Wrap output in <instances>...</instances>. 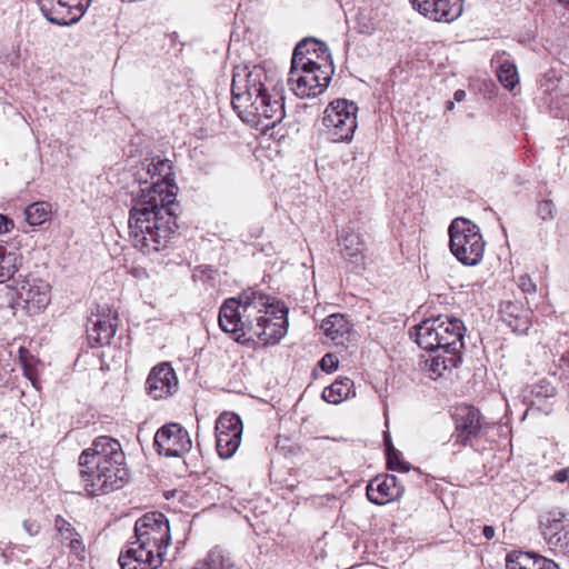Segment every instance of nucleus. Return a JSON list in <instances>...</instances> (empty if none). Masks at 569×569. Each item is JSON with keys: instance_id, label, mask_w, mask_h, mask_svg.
I'll return each instance as SVG.
<instances>
[{"instance_id": "1", "label": "nucleus", "mask_w": 569, "mask_h": 569, "mask_svg": "<svg viewBox=\"0 0 569 569\" xmlns=\"http://www.w3.org/2000/svg\"><path fill=\"white\" fill-rule=\"evenodd\" d=\"M171 174V161L160 157L146 159L136 173L140 183L158 178L140 190L129 211V241L144 254L166 249L178 229L176 194L168 181Z\"/></svg>"}, {"instance_id": "2", "label": "nucleus", "mask_w": 569, "mask_h": 569, "mask_svg": "<svg viewBox=\"0 0 569 569\" xmlns=\"http://www.w3.org/2000/svg\"><path fill=\"white\" fill-rule=\"evenodd\" d=\"M288 311L283 302L248 288L222 302L218 322L220 329L238 343L256 339L263 345L276 343L287 333Z\"/></svg>"}, {"instance_id": "3", "label": "nucleus", "mask_w": 569, "mask_h": 569, "mask_svg": "<svg viewBox=\"0 0 569 569\" xmlns=\"http://www.w3.org/2000/svg\"><path fill=\"white\" fill-rule=\"evenodd\" d=\"M274 87L273 78L262 66L244 67L233 72L231 103L242 121L269 129L283 119V98L270 93Z\"/></svg>"}, {"instance_id": "4", "label": "nucleus", "mask_w": 569, "mask_h": 569, "mask_svg": "<svg viewBox=\"0 0 569 569\" xmlns=\"http://www.w3.org/2000/svg\"><path fill=\"white\" fill-rule=\"evenodd\" d=\"M124 460L117 439L97 437L79 456V483L72 492L97 497L122 488L129 476Z\"/></svg>"}, {"instance_id": "5", "label": "nucleus", "mask_w": 569, "mask_h": 569, "mask_svg": "<svg viewBox=\"0 0 569 569\" xmlns=\"http://www.w3.org/2000/svg\"><path fill=\"white\" fill-rule=\"evenodd\" d=\"M450 251L466 266L478 264L485 252L479 227L465 218L455 219L449 227Z\"/></svg>"}, {"instance_id": "6", "label": "nucleus", "mask_w": 569, "mask_h": 569, "mask_svg": "<svg viewBox=\"0 0 569 569\" xmlns=\"http://www.w3.org/2000/svg\"><path fill=\"white\" fill-rule=\"evenodd\" d=\"M357 112V104L347 99H337L327 106L322 123L332 141L341 142L352 139L358 127Z\"/></svg>"}, {"instance_id": "7", "label": "nucleus", "mask_w": 569, "mask_h": 569, "mask_svg": "<svg viewBox=\"0 0 569 569\" xmlns=\"http://www.w3.org/2000/svg\"><path fill=\"white\" fill-rule=\"evenodd\" d=\"M321 64L299 68L293 74L290 69L288 83L296 96L300 98L316 97L328 87L335 68L332 61L325 60Z\"/></svg>"}, {"instance_id": "8", "label": "nucleus", "mask_w": 569, "mask_h": 569, "mask_svg": "<svg viewBox=\"0 0 569 569\" xmlns=\"http://www.w3.org/2000/svg\"><path fill=\"white\" fill-rule=\"evenodd\" d=\"M134 540L166 555L171 543L170 526L161 512H148L134 525Z\"/></svg>"}, {"instance_id": "9", "label": "nucleus", "mask_w": 569, "mask_h": 569, "mask_svg": "<svg viewBox=\"0 0 569 569\" xmlns=\"http://www.w3.org/2000/svg\"><path fill=\"white\" fill-rule=\"evenodd\" d=\"M153 445L159 455L181 457L191 449L192 441L184 427L177 422H169L157 430Z\"/></svg>"}, {"instance_id": "10", "label": "nucleus", "mask_w": 569, "mask_h": 569, "mask_svg": "<svg viewBox=\"0 0 569 569\" xmlns=\"http://www.w3.org/2000/svg\"><path fill=\"white\" fill-rule=\"evenodd\" d=\"M242 421L236 413L223 412L216 422V447L218 455L228 459L238 450L242 436Z\"/></svg>"}, {"instance_id": "11", "label": "nucleus", "mask_w": 569, "mask_h": 569, "mask_svg": "<svg viewBox=\"0 0 569 569\" xmlns=\"http://www.w3.org/2000/svg\"><path fill=\"white\" fill-rule=\"evenodd\" d=\"M38 3L48 21L69 26L80 20L91 0H38Z\"/></svg>"}, {"instance_id": "12", "label": "nucleus", "mask_w": 569, "mask_h": 569, "mask_svg": "<svg viewBox=\"0 0 569 569\" xmlns=\"http://www.w3.org/2000/svg\"><path fill=\"white\" fill-rule=\"evenodd\" d=\"M164 555L137 540L129 541L120 552L121 569H158Z\"/></svg>"}, {"instance_id": "13", "label": "nucleus", "mask_w": 569, "mask_h": 569, "mask_svg": "<svg viewBox=\"0 0 569 569\" xmlns=\"http://www.w3.org/2000/svg\"><path fill=\"white\" fill-rule=\"evenodd\" d=\"M453 419L456 429L450 441L453 446L471 445L482 428L480 411L472 406H460L456 409Z\"/></svg>"}, {"instance_id": "14", "label": "nucleus", "mask_w": 569, "mask_h": 569, "mask_svg": "<svg viewBox=\"0 0 569 569\" xmlns=\"http://www.w3.org/2000/svg\"><path fill=\"white\" fill-rule=\"evenodd\" d=\"M325 60L332 61L327 44L313 38H306L293 50L291 59L292 73H298L299 68L321 64L320 62Z\"/></svg>"}, {"instance_id": "15", "label": "nucleus", "mask_w": 569, "mask_h": 569, "mask_svg": "<svg viewBox=\"0 0 569 569\" xmlns=\"http://www.w3.org/2000/svg\"><path fill=\"white\" fill-rule=\"evenodd\" d=\"M178 390L177 375L168 362L154 366L147 380L146 391L153 399H163L173 395Z\"/></svg>"}, {"instance_id": "16", "label": "nucleus", "mask_w": 569, "mask_h": 569, "mask_svg": "<svg viewBox=\"0 0 569 569\" xmlns=\"http://www.w3.org/2000/svg\"><path fill=\"white\" fill-rule=\"evenodd\" d=\"M367 497L375 505L383 506L400 499L405 493V486L393 475L377 476L367 485Z\"/></svg>"}, {"instance_id": "17", "label": "nucleus", "mask_w": 569, "mask_h": 569, "mask_svg": "<svg viewBox=\"0 0 569 569\" xmlns=\"http://www.w3.org/2000/svg\"><path fill=\"white\" fill-rule=\"evenodd\" d=\"M421 14L438 22H451L462 13V0H410Z\"/></svg>"}, {"instance_id": "18", "label": "nucleus", "mask_w": 569, "mask_h": 569, "mask_svg": "<svg viewBox=\"0 0 569 569\" xmlns=\"http://www.w3.org/2000/svg\"><path fill=\"white\" fill-rule=\"evenodd\" d=\"M56 538L61 546L69 549L78 560H84L86 546L81 535L78 530L62 516H57L54 519Z\"/></svg>"}, {"instance_id": "19", "label": "nucleus", "mask_w": 569, "mask_h": 569, "mask_svg": "<svg viewBox=\"0 0 569 569\" xmlns=\"http://www.w3.org/2000/svg\"><path fill=\"white\" fill-rule=\"evenodd\" d=\"M442 326V315L428 318L413 327L415 340L425 350L441 351L442 333L439 327Z\"/></svg>"}, {"instance_id": "20", "label": "nucleus", "mask_w": 569, "mask_h": 569, "mask_svg": "<svg viewBox=\"0 0 569 569\" xmlns=\"http://www.w3.org/2000/svg\"><path fill=\"white\" fill-rule=\"evenodd\" d=\"M19 296L29 311H40L50 302V286L41 279L28 280L22 284Z\"/></svg>"}, {"instance_id": "21", "label": "nucleus", "mask_w": 569, "mask_h": 569, "mask_svg": "<svg viewBox=\"0 0 569 569\" xmlns=\"http://www.w3.org/2000/svg\"><path fill=\"white\" fill-rule=\"evenodd\" d=\"M465 330L466 328L460 319L442 315V326L439 327V331L442 333L441 352L461 355Z\"/></svg>"}, {"instance_id": "22", "label": "nucleus", "mask_w": 569, "mask_h": 569, "mask_svg": "<svg viewBox=\"0 0 569 569\" xmlns=\"http://www.w3.org/2000/svg\"><path fill=\"white\" fill-rule=\"evenodd\" d=\"M343 257L356 267L363 263L365 243L360 236L350 228L343 229L340 238Z\"/></svg>"}, {"instance_id": "23", "label": "nucleus", "mask_w": 569, "mask_h": 569, "mask_svg": "<svg viewBox=\"0 0 569 569\" xmlns=\"http://www.w3.org/2000/svg\"><path fill=\"white\" fill-rule=\"evenodd\" d=\"M491 64L496 68V74L499 82L507 90H513L519 83L516 64L509 60L505 52L495 54L491 59Z\"/></svg>"}, {"instance_id": "24", "label": "nucleus", "mask_w": 569, "mask_h": 569, "mask_svg": "<svg viewBox=\"0 0 569 569\" xmlns=\"http://www.w3.org/2000/svg\"><path fill=\"white\" fill-rule=\"evenodd\" d=\"M321 329L327 338L342 345L348 339L351 326L343 315L333 313L322 320Z\"/></svg>"}, {"instance_id": "25", "label": "nucleus", "mask_w": 569, "mask_h": 569, "mask_svg": "<svg viewBox=\"0 0 569 569\" xmlns=\"http://www.w3.org/2000/svg\"><path fill=\"white\" fill-rule=\"evenodd\" d=\"M565 521H569V518L561 511H550L541 516L540 530L549 547L551 546V541L558 537V533H561V530L565 528Z\"/></svg>"}, {"instance_id": "26", "label": "nucleus", "mask_w": 569, "mask_h": 569, "mask_svg": "<svg viewBox=\"0 0 569 569\" xmlns=\"http://www.w3.org/2000/svg\"><path fill=\"white\" fill-rule=\"evenodd\" d=\"M193 569H242L229 552L216 547L211 549L202 562H198Z\"/></svg>"}, {"instance_id": "27", "label": "nucleus", "mask_w": 569, "mask_h": 569, "mask_svg": "<svg viewBox=\"0 0 569 569\" xmlns=\"http://www.w3.org/2000/svg\"><path fill=\"white\" fill-rule=\"evenodd\" d=\"M353 381L347 377L338 378L322 391V399L329 403L338 405L352 393Z\"/></svg>"}, {"instance_id": "28", "label": "nucleus", "mask_w": 569, "mask_h": 569, "mask_svg": "<svg viewBox=\"0 0 569 569\" xmlns=\"http://www.w3.org/2000/svg\"><path fill=\"white\" fill-rule=\"evenodd\" d=\"M116 333V326L110 319H97L88 329V338L98 346L108 345Z\"/></svg>"}, {"instance_id": "29", "label": "nucleus", "mask_w": 569, "mask_h": 569, "mask_svg": "<svg viewBox=\"0 0 569 569\" xmlns=\"http://www.w3.org/2000/svg\"><path fill=\"white\" fill-rule=\"evenodd\" d=\"M432 376L440 377L445 370L457 368L461 362V355L452 352L438 353L426 361Z\"/></svg>"}, {"instance_id": "30", "label": "nucleus", "mask_w": 569, "mask_h": 569, "mask_svg": "<svg viewBox=\"0 0 569 569\" xmlns=\"http://www.w3.org/2000/svg\"><path fill=\"white\" fill-rule=\"evenodd\" d=\"M19 361L23 370L24 377L31 382L36 389L39 386V366L40 361L27 349H19Z\"/></svg>"}, {"instance_id": "31", "label": "nucleus", "mask_w": 569, "mask_h": 569, "mask_svg": "<svg viewBox=\"0 0 569 569\" xmlns=\"http://www.w3.org/2000/svg\"><path fill=\"white\" fill-rule=\"evenodd\" d=\"M52 213V207L47 201H37L29 204L26 210V220L30 226L37 227L49 221Z\"/></svg>"}, {"instance_id": "32", "label": "nucleus", "mask_w": 569, "mask_h": 569, "mask_svg": "<svg viewBox=\"0 0 569 569\" xmlns=\"http://www.w3.org/2000/svg\"><path fill=\"white\" fill-rule=\"evenodd\" d=\"M18 270V254L0 244V283L11 279Z\"/></svg>"}, {"instance_id": "33", "label": "nucleus", "mask_w": 569, "mask_h": 569, "mask_svg": "<svg viewBox=\"0 0 569 569\" xmlns=\"http://www.w3.org/2000/svg\"><path fill=\"white\" fill-rule=\"evenodd\" d=\"M385 442L388 469L399 472H408L411 469V466L402 459L401 452L392 446L389 435L385 436Z\"/></svg>"}, {"instance_id": "34", "label": "nucleus", "mask_w": 569, "mask_h": 569, "mask_svg": "<svg viewBox=\"0 0 569 569\" xmlns=\"http://www.w3.org/2000/svg\"><path fill=\"white\" fill-rule=\"evenodd\" d=\"M533 566V552L512 550L506 557L507 569H531Z\"/></svg>"}, {"instance_id": "35", "label": "nucleus", "mask_w": 569, "mask_h": 569, "mask_svg": "<svg viewBox=\"0 0 569 569\" xmlns=\"http://www.w3.org/2000/svg\"><path fill=\"white\" fill-rule=\"evenodd\" d=\"M556 214V207L552 200L543 199L536 207V217H539L546 224L552 223Z\"/></svg>"}, {"instance_id": "36", "label": "nucleus", "mask_w": 569, "mask_h": 569, "mask_svg": "<svg viewBox=\"0 0 569 569\" xmlns=\"http://www.w3.org/2000/svg\"><path fill=\"white\" fill-rule=\"evenodd\" d=\"M550 548L569 552V521H565V528L561 530V533H558V537L551 541Z\"/></svg>"}, {"instance_id": "37", "label": "nucleus", "mask_w": 569, "mask_h": 569, "mask_svg": "<svg viewBox=\"0 0 569 569\" xmlns=\"http://www.w3.org/2000/svg\"><path fill=\"white\" fill-rule=\"evenodd\" d=\"M509 327L518 335H527L531 322L528 318L515 316L508 321Z\"/></svg>"}, {"instance_id": "38", "label": "nucleus", "mask_w": 569, "mask_h": 569, "mask_svg": "<svg viewBox=\"0 0 569 569\" xmlns=\"http://www.w3.org/2000/svg\"><path fill=\"white\" fill-rule=\"evenodd\" d=\"M556 395V388L545 380L540 381L536 388V399H552Z\"/></svg>"}, {"instance_id": "39", "label": "nucleus", "mask_w": 569, "mask_h": 569, "mask_svg": "<svg viewBox=\"0 0 569 569\" xmlns=\"http://www.w3.org/2000/svg\"><path fill=\"white\" fill-rule=\"evenodd\" d=\"M321 369L327 372H332L338 367V359L331 353H327L319 362Z\"/></svg>"}, {"instance_id": "40", "label": "nucleus", "mask_w": 569, "mask_h": 569, "mask_svg": "<svg viewBox=\"0 0 569 569\" xmlns=\"http://www.w3.org/2000/svg\"><path fill=\"white\" fill-rule=\"evenodd\" d=\"M22 527L26 530V532L31 537L37 536L41 529L40 523L33 519H26L22 523Z\"/></svg>"}, {"instance_id": "41", "label": "nucleus", "mask_w": 569, "mask_h": 569, "mask_svg": "<svg viewBox=\"0 0 569 569\" xmlns=\"http://www.w3.org/2000/svg\"><path fill=\"white\" fill-rule=\"evenodd\" d=\"M536 569H559V567L555 561L536 553Z\"/></svg>"}, {"instance_id": "42", "label": "nucleus", "mask_w": 569, "mask_h": 569, "mask_svg": "<svg viewBox=\"0 0 569 569\" xmlns=\"http://www.w3.org/2000/svg\"><path fill=\"white\" fill-rule=\"evenodd\" d=\"M553 409V402L551 399H536V410L541 411L545 415H549Z\"/></svg>"}, {"instance_id": "43", "label": "nucleus", "mask_w": 569, "mask_h": 569, "mask_svg": "<svg viewBox=\"0 0 569 569\" xmlns=\"http://www.w3.org/2000/svg\"><path fill=\"white\" fill-rule=\"evenodd\" d=\"M518 286L523 292H531L533 290V282L530 274L526 273L519 277Z\"/></svg>"}, {"instance_id": "44", "label": "nucleus", "mask_w": 569, "mask_h": 569, "mask_svg": "<svg viewBox=\"0 0 569 569\" xmlns=\"http://www.w3.org/2000/svg\"><path fill=\"white\" fill-rule=\"evenodd\" d=\"M14 227L13 221L4 214L0 213V233H8Z\"/></svg>"}, {"instance_id": "45", "label": "nucleus", "mask_w": 569, "mask_h": 569, "mask_svg": "<svg viewBox=\"0 0 569 569\" xmlns=\"http://www.w3.org/2000/svg\"><path fill=\"white\" fill-rule=\"evenodd\" d=\"M550 480L563 483L569 480V468H563L558 471H556L551 477Z\"/></svg>"}, {"instance_id": "46", "label": "nucleus", "mask_w": 569, "mask_h": 569, "mask_svg": "<svg viewBox=\"0 0 569 569\" xmlns=\"http://www.w3.org/2000/svg\"><path fill=\"white\" fill-rule=\"evenodd\" d=\"M566 94L567 93H561L556 97V102L561 104L559 107L561 109V113H565L567 111V109H569V100L563 99V96H566Z\"/></svg>"}, {"instance_id": "47", "label": "nucleus", "mask_w": 569, "mask_h": 569, "mask_svg": "<svg viewBox=\"0 0 569 569\" xmlns=\"http://www.w3.org/2000/svg\"><path fill=\"white\" fill-rule=\"evenodd\" d=\"M482 533L486 539L491 540L496 535V530L492 526H485L482 529Z\"/></svg>"}, {"instance_id": "48", "label": "nucleus", "mask_w": 569, "mask_h": 569, "mask_svg": "<svg viewBox=\"0 0 569 569\" xmlns=\"http://www.w3.org/2000/svg\"><path fill=\"white\" fill-rule=\"evenodd\" d=\"M453 98L456 101L460 102V101L465 100L466 92L463 90H457L453 94Z\"/></svg>"}, {"instance_id": "49", "label": "nucleus", "mask_w": 569, "mask_h": 569, "mask_svg": "<svg viewBox=\"0 0 569 569\" xmlns=\"http://www.w3.org/2000/svg\"><path fill=\"white\" fill-rule=\"evenodd\" d=\"M559 3L569 6V0H558Z\"/></svg>"}, {"instance_id": "50", "label": "nucleus", "mask_w": 569, "mask_h": 569, "mask_svg": "<svg viewBox=\"0 0 569 569\" xmlns=\"http://www.w3.org/2000/svg\"><path fill=\"white\" fill-rule=\"evenodd\" d=\"M452 108H453V102L449 101V102H448V109H450V110H451Z\"/></svg>"}, {"instance_id": "51", "label": "nucleus", "mask_w": 569, "mask_h": 569, "mask_svg": "<svg viewBox=\"0 0 569 569\" xmlns=\"http://www.w3.org/2000/svg\"><path fill=\"white\" fill-rule=\"evenodd\" d=\"M14 549L23 550V546L22 545L16 546Z\"/></svg>"}, {"instance_id": "52", "label": "nucleus", "mask_w": 569, "mask_h": 569, "mask_svg": "<svg viewBox=\"0 0 569 569\" xmlns=\"http://www.w3.org/2000/svg\"><path fill=\"white\" fill-rule=\"evenodd\" d=\"M542 233H547V230H542V229H541V230L539 231V234H542Z\"/></svg>"}, {"instance_id": "53", "label": "nucleus", "mask_w": 569, "mask_h": 569, "mask_svg": "<svg viewBox=\"0 0 569 569\" xmlns=\"http://www.w3.org/2000/svg\"><path fill=\"white\" fill-rule=\"evenodd\" d=\"M568 489H569V479H568Z\"/></svg>"}]
</instances>
